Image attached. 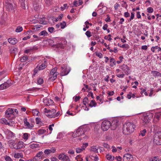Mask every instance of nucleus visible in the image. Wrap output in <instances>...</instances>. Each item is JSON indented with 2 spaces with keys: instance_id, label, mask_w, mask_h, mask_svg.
Returning <instances> with one entry per match:
<instances>
[{
  "instance_id": "obj_32",
  "label": "nucleus",
  "mask_w": 161,
  "mask_h": 161,
  "mask_svg": "<svg viewBox=\"0 0 161 161\" xmlns=\"http://www.w3.org/2000/svg\"><path fill=\"white\" fill-rule=\"evenodd\" d=\"M107 159L109 160H113L114 159V157L112 156V155L108 154L106 156Z\"/></svg>"
},
{
  "instance_id": "obj_56",
  "label": "nucleus",
  "mask_w": 161,
  "mask_h": 161,
  "mask_svg": "<svg viewBox=\"0 0 161 161\" xmlns=\"http://www.w3.org/2000/svg\"><path fill=\"white\" fill-rule=\"evenodd\" d=\"M38 70H39V69H38V66H37L36 68H35L34 70V74L33 75H35L37 73V72Z\"/></svg>"
},
{
  "instance_id": "obj_64",
  "label": "nucleus",
  "mask_w": 161,
  "mask_h": 161,
  "mask_svg": "<svg viewBox=\"0 0 161 161\" xmlns=\"http://www.w3.org/2000/svg\"><path fill=\"white\" fill-rule=\"evenodd\" d=\"M90 96H91L92 97V98H94V97L93 96V93L92 92H90L87 95V96L90 97Z\"/></svg>"
},
{
  "instance_id": "obj_50",
  "label": "nucleus",
  "mask_w": 161,
  "mask_h": 161,
  "mask_svg": "<svg viewBox=\"0 0 161 161\" xmlns=\"http://www.w3.org/2000/svg\"><path fill=\"white\" fill-rule=\"evenodd\" d=\"M68 7L67 6V4H64L63 6H61L60 7V8H61V10L63 11L64 10V9H66V8H68Z\"/></svg>"
},
{
  "instance_id": "obj_59",
  "label": "nucleus",
  "mask_w": 161,
  "mask_h": 161,
  "mask_svg": "<svg viewBox=\"0 0 161 161\" xmlns=\"http://www.w3.org/2000/svg\"><path fill=\"white\" fill-rule=\"evenodd\" d=\"M82 151V149L79 147H77L76 149V152L77 153H80Z\"/></svg>"
},
{
  "instance_id": "obj_4",
  "label": "nucleus",
  "mask_w": 161,
  "mask_h": 161,
  "mask_svg": "<svg viewBox=\"0 0 161 161\" xmlns=\"http://www.w3.org/2000/svg\"><path fill=\"white\" fill-rule=\"evenodd\" d=\"M152 117V114H149V115H144L142 118V124L144 125L147 124L150 122Z\"/></svg>"
},
{
  "instance_id": "obj_43",
  "label": "nucleus",
  "mask_w": 161,
  "mask_h": 161,
  "mask_svg": "<svg viewBox=\"0 0 161 161\" xmlns=\"http://www.w3.org/2000/svg\"><path fill=\"white\" fill-rule=\"evenodd\" d=\"M88 146V143H84L82 145L81 147V148L82 149V150L83 151L84 150H85V149L86 148L87 146Z\"/></svg>"
},
{
  "instance_id": "obj_10",
  "label": "nucleus",
  "mask_w": 161,
  "mask_h": 161,
  "mask_svg": "<svg viewBox=\"0 0 161 161\" xmlns=\"http://www.w3.org/2000/svg\"><path fill=\"white\" fill-rule=\"evenodd\" d=\"M5 115L6 117L9 118L12 115H14V110L12 108H8L5 112Z\"/></svg>"
},
{
  "instance_id": "obj_51",
  "label": "nucleus",
  "mask_w": 161,
  "mask_h": 161,
  "mask_svg": "<svg viewBox=\"0 0 161 161\" xmlns=\"http://www.w3.org/2000/svg\"><path fill=\"white\" fill-rule=\"evenodd\" d=\"M5 159L6 161H13L11 158L7 155L5 157Z\"/></svg>"
},
{
  "instance_id": "obj_42",
  "label": "nucleus",
  "mask_w": 161,
  "mask_h": 161,
  "mask_svg": "<svg viewBox=\"0 0 161 161\" xmlns=\"http://www.w3.org/2000/svg\"><path fill=\"white\" fill-rule=\"evenodd\" d=\"M34 49V48L32 47H31L29 48L26 49L25 51V53H29L32 50Z\"/></svg>"
},
{
  "instance_id": "obj_30",
  "label": "nucleus",
  "mask_w": 161,
  "mask_h": 161,
  "mask_svg": "<svg viewBox=\"0 0 161 161\" xmlns=\"http://www.w3.org/2000/svg\"><path fill=\"white\" fill-rule=\"evenodd\" d=\"M23 156L22 155V154L20 153H16L14 155V157L17 158H22Z\"/></svg>"
},
{
  "instance_id": "obj_19",
  "label": "nucleus",
  "mask_w": 161,
  "mask_h": 161,
  "mask_svg": "<svg viewBox=\"0 0 161 161\" xmlns=\"http://www.w3.org/2000/svg\"><path fill=\"white\" fill-rule=\"evenodd\" d=\"M8 42L10 44L14 45L17 42V40L15 38H9L8 40Z\"/></svg>"
},
{
  "instance_id": "obj_63",
  "label": "nucleus",
  "mask_w": 161,
  "mask_h": 161,
  "mask_svg": "<svg viewBox=\"0 0 161 161\" xmlns=\"http://www.w3.org/2000/svg\"><path fill=\"white\" fill-rule=\"evenodd\" d=\"M134 14L133 13H131L130 17L129 19L130 21H131L132 19H134Z\"/></svg>"
},
{
  "instance_id": "obj_15",
  "label": "nucleus",
  "mask_w": 161,
  "mask_h": 161,
  "mask_svg": "<svg viewBox=\"0 0 161 161\" xmlns=\"http://www.w3.org/2000/svg\"><path fill=\"white\" fill-rule=\"evenodd\" d=\"M121 69L127 75L129 74V67L126 65L123 64L121 66Z\"/></svg>"
},
{
  "instance_id": "obj_48",
  "label": "nucleus",
  "mask_w": 161,
  "mask_h": 161,
  "mask_svg": "<svg viewBox=\"0 0 161 161\" xmlns=\"http://www.w3.org/2000/svg\"><path fill=\"white\" fill-rule=\"evenodd\" d=\"M43 83V80L41 78H39L37 80V83L39 84H42Z\"/></svg>"
},
{
  "instance_id": "obj_49",
  "label": "nucleus",
  "mask_w": 161,
  "mask_h": 161,
  "mask_svg": "<svg viewBox=\"0 0 161 161\" xmlns=\"http://www.w3.org/2000/svg\"><path fill=\"white\" fill-rule=\"evenodd\" d=\"M147 12L149 13H152L153 12V9L152 7H149L147 9Z\"/></svg>"
},
{
  "instance_id": "obj_26",
  "label": "nucleus",
  "mask_w": 161,
  "mask_h": 161,
  "mask_svg": "<svg viewBox=\"0 0 161 161\" xmlns=\"http://www.w3.org/2000/svg\"><path fill=\"white\" fill-rule=\"evenodd\" d=\"M30 147L32 149L38 148L39 147V144L32 143L30 145Z\"/></svg>"
},
{
  "instance_id": "obj_35",
  "label": "nucleus",
  "mask_w": 161,
  "mask_h": 161,
  "mask_svg": "<svg viewBox=\"0 0 161 161\" xmlns=\"http://www.w3.org/2000/svg\"><path fill=\"white\" fill-rule=\"evenodd\" d=\"M23 28L21 26H18L17 27L15 31L16 32H19L22 31H23Z\"/></svg>"
},
{
  "instance_id": "obj_46",
  "label": "nucleus",
  "mask_w": 161,
  "mask_h": 161,
  "mask_svg": "<svg viewBox=\"0 0 161 161\" xmlns=\"http://www.w3.org/2000/svg\"><path fill=\"white\" fill-rule=\"evenodd\" d=\"M60 114V112L58 111L56 114H54V116H52L51 115H49L50 116H52L51 117H53V118H55L58 116Z\"/></svg>"
},
{
  "instance_id": "obj_3",
  "label": "nucleus",
  "mask_w": 161,
  "mask_h": 161,
  "mask_svg": "<svg viewBox=\"0 0 161 161\" xmlns=\"http://www.w3.org/2000/svg\"><path fill=\"white\" fill-rule=\"evenodd\" d=\"M57 68L56 67L53 68L50 72L49 79L53 81L56 79L58 73L57 72Z\"/></svg>"
},
{
  "instance_id": "obj_40",
  "label": "nucleus",
  "mask_w": 161,
  "mask_h": 161,
  "mask_svg": "<svg viewBox=\"0 0 161 161\" xmlns=\"http://www.w3.org/2000/svg\"><path fill=\"white\" fill-rule=\"evenodd\" d=\"M28 58L27 56H24L22 57L20 59V61L21 62H25V61Z\"/></svg>"
},
{
  "instance_id": "obj_8",
  "label": "nucleus",
  "mask_w": 161,
  "mask_h": 161,
  "mask_svg": "<svg viewBox=\"0 0 161 161\" xmlns=\"http://www.w3.org/2000/svg\"><path fill=\"white\" fill-rule=\"evenodd\" d=\"M58 158L63 161H70L69 157L64 153L60 154L58 156Z\"/></svg>"
},
{
  "instance_id": "obj_12",
  "label": "nucleus",
  "mask_w": 161,
  "mask_h": 161,
  "mask_svg": "<svg viewBox=\"0 0 161 161\" xmlns=\"http://www.w3.org/2000/svg\"><path fill=\"white\" fill-rule=\"evenodd\" d=\"M119 121L117 119H115L113 120L111 123V125L112 127V129L114 130L119 124Z\"/></svg>"
},
{
  "instance_id": "obj_34",
  "label": "nucleus",
  "mask_w": 161,
  "mask_h": 161,
  "mask_svg": "<svg viewBox=\"0 0 161 161\" xmlns=\"http://www.w3.org/2000/svg\"><path fill=\"white\" fill-rule=\"evenodd\" d=\"M8 135L9 137L11 138L15 137V134L10 131H9L8 132Z\"/></svg>"
},
{
  "instance_id": "obj_1",
  "label": "nucleus",
  "mask_w": 161,
  "mask_h": 161,
  "mask_svg": "<svg viewBox=\"0 0 161 161\" xmlns=\"http://www.w3.org/2000/svg\"><path fill=\"white\" fill-rule=\"evenodd\" d=\"M136 126L133 123L127 122L124 125L123 128V133L125 135H128L133 132Z\"/></svg>"
},
{
  "instance_id": "obj_6",
  "label": "nucleus",
  "mask_w": 161,
  "mask_h": 161,
  "mask_svg": "<svg viewBox=\"0 0 161 161\" xmlns=\"http://www.w3.org/2000/svg\"><path fill=\"white\" fill-rule=\"evenodd\" d=\"M111 125V123L109 121L104 120L102 124V129L104 131H106L110 127Z\"/></svg>"
},
{
  "instance_id": "obj_60",
  "label": "nucleus",
  "mask_w": 161,
  "mask_h": 161,
  "mask_svg": "<svg viewBox=\"0 0 161 161\" xmlns=\"http://www.w3.org/2000/svg\"><path fill=\"white\" fill-rule=\"evenodd\" d=\"M54 126V124H53L51 125H50L49 126V127H48L49 129L51 131V132H50V134L51 133V131H52V130H53V129L52 127V126L53 127V126Z\"/></svg>"
},
{
  "instance_id": "obj_11",
  "label": "nucleus",
  "mask_w": 161,
  "mask_h": 161,
  "mask_svg": "<svg viewBox=\"0 0 161 161\" xmlns=\"http://www.w3.org/2000/svg\"><path fill=\"white\" fill-rule=\"evenodd\" d=\"M15 145H14V147L16 149H19L25 147V144L22 141H19L18 143L16 144V146Z\"/></svg>"
},
{
  "instance_id": "obj_29",
  "label": "nucleus",
  "mask_w": 161,
  "mask_h": 161,
  "mask_svg": "<svg viewBox=\"0 0 161 161\" xmlns=\"http://www.w3.org/2000/svg\"><path fill=\"white\" fill-rule=\"evenodd\" d=\"M89 101H90L88 98L87 97H85L83 100V104L85 106H86V103H88L89 102Z\"/></svg>"
},
{
  "instance_id": "obj_14",
  "label": "nucleus",
  "mask_w": 161,
  "mask_h": 161,
  "mask_svg": "<svg viewBox=\"0 0 161 161\" xmlns=\"http://www.w3.org/2000/svg\"><path fill=\"white\" fill-rule=\"evenodd\" d=\"M56 151L54 147H52L50 149H47L45 150L44 153L47 156L50 153H54Z\"/></svg>"
},
{
  "instance_id": "obj_36",
  "label": "nucleus",
  "mask_w": 161,
  "mask_h": 161,
  "mask_svg": "<svg viewBox=\"0 0 161 161\" xmlns=\"http://www.w3.org/2000/svg\"><path fill=\"white\" fill-rule=\"evenodd\" d=\"M32 113L34 115L36 116H38V114L39 113V112L37 109H33L32 110Z\"/></svg>"
},
{
  "instance_id": "obj_37",
  "label": "nucleus",
  "mask_w": 161,
  "mask_h": 161,
  "mask_svg": "<svg viewBox=\"0 0 161 161\" xmlns=\"http://www.w3.org/2000/svg\"><path fill=\"white\" fill-rule=\"evenodd\" d=\"M46 132V130L44 129L39 130L38 131L37 133L39 135H42L44 134Z\"/></svg>"
},
{
  "instance_id": "obj_5",
  "label": "nucleus",
  "mask_w": 161,
  "mask_h": 161,
  "mask_svg": "<svg viewBox=\"0 0 161 161\" xmlns=\"http://www.w3.org/2000/svg\"><path fill=\"white\" fill-rule=\"evenodd\" d=\"M56 110L54 108H51L48 109L47 108H44V113L49 118H53V117H50L49 115H51L52 116H54V114L56 113Z\"/></svg>"
},
{
  "instance_id": "obj_57",
  "label": "nucleus",
  "mask_w": 161,
  "mask_h": 161,
  "mask_svg": "<svg viewBox=\"0 0 161 161\" xmlns=\"http://www.w3.org/2000/svg\"><path fill=\"white\" fill-rule=\"evenodd\" d=\"M36 124H39L41 122V119L40 118L37 117L36 119Z\"/></svg>"
},
{
  "instance_id": "obj_31",
  "label": "nucleus",
  "mask_w": 161,
  "mask_h": 161,
  "mask_svg": "<svg viewBox=\"0 0 161 161\" xmlns=\"http://www.w3.org/2000/svg\"><path fill=\"white\" fill-rule=\"evenodd\" d=\"M46 67V65L45 64H42L39 66H38V68L39 70H42L44 69Z\"/></svg>"
},
{
  "instance_id": "obj_16",
  "label": "nucleus",
  "mask_w": 161,
  "mask_h": 161,
  "mask_svg": "<svg viewBox=\"0 0 161 161\" xmlns=\"http://www.w3.org/2000/svg\"><path fill=\"white\" fill-rule=\"evenodd\" d=\"M61 72L60 73V75L61 76H64L67 75L69 73V71L67 69V68H63L62 67Z\"/></svg>"
},
{
  "instance_id": "obj_61",
  "label": "nucleus",
  "mask_w": 161,
  "mask_h": 161,
  "mask_svg": "<svg viewBox=\"0 0 161 161\" xmlns=\"http://www.w3.org/2000/svg\"><path fill=\"white\" fill-rule=\"evenodd\" d=\"M107 17L105 19V21L107 22H110L111 20L109 15H107Z\"/></svg>"
},
{
  "instance_id": "obj_53",
  "label": "nucleus",
  "mask_w": 161,
  "mask_h": 161,
  "mask_svg": "<svg viewBox=\"0 0 161 161\" xmlns=\"http://www.w3.org/2000/svg\"><path fill=\"white\" fill-rule=\"evenodd\" d=\"M158 159V157L155 156L151 158L149 161H157Z\"/></svg>"
},
{
  "instance_id": "obj_62",
  "label": "nucleus",
  "mask_w": 161,
  "mask_h": 161,
  "mask_svg": "<svg viewBox=\"0 0 161 161\" xmlns=\"http://www.w3.org/2000/svg\"><path fill=\"white\" fill-rule=\"evenodd\" d=\"M90 157L91 158H94V160L95 161H97L98 160V157L97 155L96 156H91Z\"/></svg>"
},
{
  "instance_id": "obj_58",
  "label": "nucleus",
  "mask_w": 161,
  "mask_h": 161,
  "mask_svg": "<svg viewBox=\"0 0 161 161\" xmlns=\"http://www.w3.org/2000/svg\"><path fill=\"white\" fill-rule=\"evenodd\" d=\"M103 146L105 148L108 149L109 148V146L107 143H104Z\"/></svg>"
},
{
  "instance_id": "obj_2",
  "label": "nucleus",
  "mask_w": 161,
  "mask_h": 161,
  "mask_svg": "<svg viewBox=\"0 0 161 161\" xmlns=\"http://www.w3.org/2000/svg\"><path fill=\"white\" fill-rule=\"evenodd\" d=\"M84 128L82 127H80L76 130L74 131L72 135L73 137L75 138L77 137L82 136L85 133Z\"/></svg>"
},
{
  "instance_id": "obj_24",
  "label": "nucleus",
  "mask_w": 161,
  "mask_h": 161,
  "mask_svg": "<svg viewBox=\"0 0 161 161\" xmlns=\"http://www.w3.org/2000/svg\"><path fill=\"white\" fill-rule=\"evenodd\" d=\"M1 123L3 124H5L6 125H10V123L8 122L7 120L5 118L2 119L0 121Z\"/></svg>"
},
{
  "instance_id": "obj_33",
  "label": "nucleus",
  "mask_w": 161,
  "mask_h": 161,
  "mask_svg": "<svg viewBox=\"0 0 161 161\" xmlns=\"http://www.w3.org/2000/svg\"><path fill=\"white\" fill-rule=\"evenodd\" d=\"M25 0H19V1L21 3V5L23 8H25Z\"/></svg>"
},
{
  "instance_id": "obj_18",
  "label": "nucleus",
  "mask_w": 161,
  "mask_h": 161,
  "mask_svg": "<svg viewBox=\"0 0 161 161\" xmlns=\"http://www.w3.org/2000/svg\"><path fill=\"white\" fill-rule=\"evenodd\" d=\"M62 42H63L64 43L65 42L66 43V42L64 40L62 41L61 42L57 43L55 45L56 47L58 48H64V44Z\"/></svg>"
},
{
  "instance_id": "obj_45",
  "label": "nucleus",
  "mask_w": 161,
  "mask_h": 161,
  "mask_svg": "<svg viewBox=\"0 0 161 161\" xmlns=\"http://www.w3.org/2000/svg\"><path fill=\"white\" fill-rule=\"evenodd\" d=\"M147 132V130L146 129H144L143 130L141 131H140V135H141L142 136H144L145 135V133Z\"/></svg>"
},
{
  "instance_id": "obj_41",
  "label": "nucleus",
  "mask_w": 161,
  "mask_h": 161,
  "mask_svg": "<svg viewBox=\"0 0 161 161\" xmlns=\"http://www.w3.org/2000/svg\"><path fill=\"white\" fill-rule=\"evenodd\" d=\"M43 152L42 151H40L36 154V157L39 158L41 156L43 157Z\"/></svg>"
},
{
  "instance_id": "obj_28",
  "label": "nucleus",
  "mask_w": 161,
  "mask_h": 161,
  "mask_svg": "<svg viewBox=\"0 0 161 161\" xmlns=\"http://www.w3.org/2000/svg\"><path fill=\"white\" fill-rule=\"evenodd\" d=\"M131 157L132 158V156L131 154L127 153L124 155L123 156V159H125V158H126L128 159V158L130 159Z\"/></svg>"
},
{
  "instance_id": "obj_20",
  "label": "nucleus",
  "mask_w": 161,
  "mask_h": 161,
  "mask_svg": "<svg viewBox=\"0 0 161 161\" xmlns=\"http://www.w3.org/2000/svg\"><path fill=\"white\" fill-rule=\"evenodd\" d=\"M99 147L97 146H92L90 149L91 151L94 152L95 153H98V150L99 149Z\"/></svg>"
},
{
  "instance_id": "obj_23",
  "label": "nucleus",
  "mask_w": 161,
  "mask_h": 161,
  "mask_svg": "<svg viewBox=\"0 0 161 161\" xmlns=\"http://www.w3.org/2000/svg\"><path fill=\"white\" fill-rule=\"evenodd\" d=\"M110 65L111 67H113L116 64V61L114 58H111L110 59Z\"/></svg>"
},
{
  "instance_id": "obj_38",
  "label": "nucleus",
  "mask_w": 161,
  "mask_h": 161,
  "mask_svg": "<svg viewBox=\"0 0 161 161\" xmlns=\"http://www.w3.org/2000/svg\"><path fill=\"white\" fill-rule=\"evenodd\" d=\"M30 136L29 134L27 133H25L23 134V138L25 140H27L28 139L29 136Z\"/></svg>"
},
{
  "instance_id": "obj_13",
  "label": "nucleus",
  "mask_w": 161,
  "mask_h": 161,
  "mask_svg": "<svg viewBox=\"0 0 161 161\" xmlns=\"http://www.w3.org/2000/svg\"><path fill=\"white\" fill-rule=\"evenodd\" d=\"M23 121L24 125L27 127L28 128L32 129L33 127V125L32 124H30L29 122L27 121V119L26 117L24 118Z\"/></svg>"
},
{
  "instance_id": "obj_55",
  "label": "nucleus",
  "mask_w": 161,
  "mask_h": 161,
  "mask_svg": "<svg viewBox=\"0 0 161 161\" xmlns=\"http://www.w3.org/2000/svg\"><path fill=\"white\" fill-rule=\"evenodd\" d=\"M33 6L34 9L36 10H37L39 8V6L38 4H34Z\"/></svg>"
},
{
  "instance_id": "obj_9",
  "label": "nucleus",
  "mask_w": 161,
  "mask_h": 161,
  "mask_svg": "<svg viewBox=\"0 0 161 161\" xmlns=\"http://www.w3.org/2000/svg\"><path fill=\"white\" fill-rule=\"evenodd\" d=\"M11 1H8V0H7L5 1V5L8 11L13 10L14 8L13 5L11 3Z\"/></svg>"
},
{
  "instance_id": "obj_47",
  "label": "nucleus",
  "mask_w": 161,
  "mask_h": 161,
  "mask_svg": "<svg viewBox=\"0 0 161 161\" xmlns=\"http://www.w3.org/2000/svg\"><path fill=\"white\" fill-rule=\"evenodd\" d=\"M95 54L96 55L100 58H102L103 57V54L101 53L96 52Z\"/></svg>"
},
{
  "instance_id": "obj_39",
  "label": "nucleus",
  "mask_w": 161,
  "mask_h": 161,
  "mask_svg": "<svg viewBox=\"0 0 161 161\" xmlns=\"http://www.w3.org/2000/svg\"><path fill=\"white\" fill-rule=\"evenodd\" d=\"M60 24L61 29H64L66 26V23L65 21L60 23Z\"/></svg>"
},
{
  "instance_id": "obj_21",
  "label": "nucleus",
  "mask_w": 161,
  "mask_h": 161,
  "mask_svg": "<svg viewBox=\"0 0 161 161\" xmlns=\"http://www.w3.org/2000/svg\"><path fill=\"white\" fill-rule=\"evenodd\" d=\"M151 74L155 77H161V73L159 72L156 71H152L151 72Z\"/></svg>"
},
{
  "instance_id": "obj_25",
  "label": "nucleus",
  "mask_w": 161,
  "mask_h": 161,
  "mask_svg": "<svg viewBox=\"0 0 161 161\" xmlns=\"http://www.w3.org/2000/svg\"><path fill=\"white\" fill-rule=\"evenodd\" d=\"M97 103L95 102L94 100H92L91 101L90 103L89 104V106L92 107H96L97 106Z\"/></svg>"
},
{
  "instance_id": "obj_7",
  "label": "nucleus",
  "mask_w": 161,
  "mask_h": 161,
  "mask_svg": "<svg viewBox=\"0 0 161 161\" xmlns=\"http://www.w3.org/2000/svg\"><path fill=\"white\" fill-rule=\"evenodd\" d=\"M153 143L154 145H161V136L159 137L156 135L154 136L153 138Z\"/></svg>"
},
{
  "instance_id": "obj_54",
  "label": "nucleus",
  "mask_w": 161,
  "mask_h": 161,
  "mask_svg": "<svg viewBox=\"0 0 161 161\" xmlns=\"http://www.w3.org/2000/svg\"><path fill=\"white\" fill-rule=\"evenodd\" d=\"M85 34L88 37H90L92 36L91 32L88 31L86 32Z\"/></svg>"
},
{
  "instance_id": "obj_17",
  "label": "nucleus",
  "mask_w": 161,
  "mask_h": 161,
  "mask_svg": "<svg viewBox=\"0 0 161 161\" xmlns=\"http://www.w3.org/2000/svg\"><path fill=\"white\" fill-rule=\"evenodd\" d=\"M10 86L7 82H5L0 85V90H2L7 88Z\"/></svg>"
},
{
  "instance_id": "obj_44",
  "label": "nucleus",
  "mask_w": 161,
  "mask_h": 161,
  "mask_svg": "<svg viewBox=\"0 0 161 161\" xmlns=\"http://www.w3.org/2000/svg\"><path fill=\"white\" fill-rule=\"evenodd\" d=\"M45 3L48 6H50L52 3V0H44Z\"/></svg>"
},
{
  "instance_id": "obj_27",
  "label": "nucleus",
  "mask_w": 161,
  "mask_h": 161,
  "mask_svg": "<svg viewBox=\"0 0 161 161\" xmlns=\"http://www.w3.org/2000/svg\"><path fill=\"white\" fill-rule=\"evenodd\" d=\"M40 36H47L48 35L47 32L45 30L42 31L39 34Z\"/></svg>"
},
{
  "instance_id": "obj_52",
  "label": "nucleus",
  "mask_w": 161,
  "mask_h": 161,
  "mask_svg": "<svg viewBox=\"0 0 161 161\" xmlns=\"http://www.w3.org/2000/svg\"><path fill=\"white\" fill-rule=\"evenodd\" d=\"M54 30V29L53 27H49L48 28V31L51 33L53 32Z\"/></svg>"
},
{
  "instance_id": "obj_22",
  "label": "nucleus",
  "mask_w": 161,
  "mask_h": 161,
  "mask_svg": "<svg viewBox=\"0 0 161 161\" xmlns=\"http://www.w3.org/2000/svg\"><path fill=\"white\" fill-rule=\"evenodd\" d=\"M10 52L11 54H14V55H16L18 52V49L17 48L12 47L10 49Z\"/></svg>"
}]
</instances>
